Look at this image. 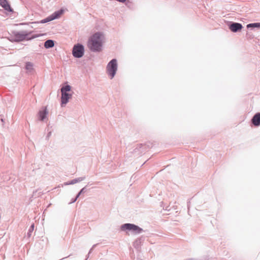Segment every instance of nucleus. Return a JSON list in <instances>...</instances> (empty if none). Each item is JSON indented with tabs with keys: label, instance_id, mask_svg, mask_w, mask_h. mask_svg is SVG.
<instances>
[{
	"label": "nucleus",
	"instance_id": "nucleus-1",
	"mask_svg": "<svg viewBox=\"0 0 260 260\" xmlns=\"http://www.w3.org/2000/svg\"><path fill=\"white\" fill-rule=\"evenodd\" d=\"M103 42L104 36L103 34L98 32L90 36L87 45L91 51L100 52L102 50Z\"/></svg>",
	"mask_w": 260,
	"mask_h": 260
},
{
	"label": "nucleus",
	"instance_id": "nucleus-2",
	"mask_svg": "<svg viewBox=\"0 0 260 260\" xmlns=\"http://www.w3.org/2000/svg\"><path fill=\"white\" fill-rule=\"evenodd\" d=\"M71 89V86L70 85H66L64 87H63L61 89V106L63 105L66 104L68 100L71 98L72 94H69L68 92L70 91Z\"/></svg>",
	"mask_w": 260,
	"mask_h": 260
},
{
	"label": "nucleus",
	"instance_id": "nucleus-3",
	"mask_svg": "<svg viewBox=\"0 0 260 260\" xmlns=\"http://www.w3.org/2000/svg\"><path fill=\"white\" fill-rule=\"evenodd\" d=\"M117 69V60L115 59H113L109 62L107 67V71L108 75L110 76L111 79H112L114 77Z\"/></svg>",
	"mask_w": 260,
	"mask_h": 260
},
{
	"label": "nucleus",
	"instance_id": "nucleus-4",
	"mask_svg": "<svg viewBox=\"0 0 260 260\" xmlns=\"http://www.w3.org/2000/svg\"><path fill=\"white\" fill-rule=\"evenodd\" d=\"M121 229L122 231H131L135 234H139L142 231V229L138 226L131 223H125L122 225Z\"/></svg>",
	"mask_w": 260,
	"mask_h": 260
},
{
	"label": "nucleus",
	"instance_id": "nucleus-5",
	"mask_svg": "<svg viewBox=\"0 0 260 260\" xmlns=\"http://www.w3.org/2000/svg\"><path fill=\"white\" fill-rule=\"evenodd\" d=\"M84 49L83 45L77 44L74 46L73 49V55L74 57L80 58L84 54Z\"/></svg>",
	"mask_w": 260,
	"mask_h": 260
},
{
	"label": "nucleus",
	"instance_id": "nucleus-6",
	"mask_svg": "<svg viewBox=\"0 0 260 260\" xmlns=\"http://www.w3.org/2000/svg\"><path fill=\"white\" fill-rule=\"evenodd\" d=\"M63 12V11L62 10L55 12L53 14H52L51 16H50L49 17L42 20L41 21V23H46V22H48L51 20H53L55 19L58 18L62 14Z\"/></svg>",
	"mask_w": 260,
	"mask_h": 260
},
{
	"label": "nucleus",
	"instance_id": "nucleus-7",
	"mask_svg": "<svg viewBox=\"0 0 260 260\" xmlns=\"http://www.w3.org/2000/svg\"><path fill=\"white\" fill-rule=\"evenodd\" d=\"M63 12V11L62 10L55 12L53 14H52L51 16H50L49 17L42 20L41 21V23H46V22H48L51 20H53L55 19L58 18L62 14Z\"/></svg>",
	"mask_w": 260,
	"mask_h": 260
},
{
	"label": "nucleus",
	"instance_id": "nucleus-8",
	"mask_svg": "<svg viewBox=\"0 0 260 260\" xmlns=\"http://www.w3.org/2000/svg\"><path fill=\"white\" fill-rule=\"evenodd\" d=\"M25 69L26 70V72L30 74H33L35 72V70L34 68V64L30 62H27L26 63Z\"/></svg>",
	"mask_w": 260,
	"mask_h": 260
},
{
	"label": "nucleus",
	"instance_id": "nucleus-9",
	"mask_svg": "<svg viewBox=\"0 0 260 260\" xmlns=\"http://www.w3.org/2000/svg\"><path fill=\"white\" fill-rule=\"evenodd\" d=\"M251 121L254 125L256 126H259L260 125V113L255 114Z\"/></svg>",
	"mask_w": 260,
	"mask_h": 260
},
{
	"label": "nucleus",
	"instance_id": "nucleus-10",
	"mask_svg": "<svg viewBox=\"0 0 260 260\" xmlns=\"http://www.w3.org/2000/svg\"><path fill=\"white\" fill-rule=\"evenodd\" d=\"M242 28V25L238 23H234L232 24L230 26V28L231 30V31L233 32H236L240 29H241Z\"/></svg>",
	"mask_w": 260,
	"mask_h": 260
},
{
	"label": "nucleus",
	"instance_id": "nucleus-11",
	"mask_svg": "<svg viewBox=\"0 0 260 260\" xmlns=\"http://www.w3.org/2000/svg\"><path fill=\"white\" fill-rule=\"evenodd\" d=\"M0 5L6 11L9 12H11L12 11L6 0H0Z\"/></svg>",
	"mask_w": 260,
	"mask_h": 260
},
{
	"label": "nucleus",
	"instance_id": "nucleus-12",
	"mask_svg": "<svg viewBox=\"0 0 260 260\" xmlns=\"http://www.w3.org/2000/svg\"><path fill=\"white\" fill-rule=\"evenodd\" d=\"M48 112L47 111V108L45 107L43 111H40L39 115V117L41 120H43L46 116V115L47 114Z\"/></svg>",
	"mask_w": 260,
	"mask_h": 260
},
{
	"label": "nucleus",
	"instance_id": "nucleus-13",
	"mask_svg": "<svg viewBox=\"0 0 260 260\" xmlns=\"http://www.w3.org/2000/svg\"><path fill=\"white\" fill-rule=\"evenodd\" d=\"M54 42L52 40H48L45 42L44 46L46 48H51L54 46Z\"/></svg>",
	"mask_w": 260,
	"mask_h": 260
},
{
	"label": "nucleus",
	"instance_id": "nucleus-14",
	"mask_svg": "<svg viewBox=\"0 0 260 260\" xmlns=\"http://www.w3.org/2000/svg\"><path fill=\"white\" fill-rule=\"evenodd\" d=\"M26 37V35H22L19 33H17V42L23 41L25 39Z\"/></svg>",
	"mask_w": 260,
	"mask_h": 260
},
{
	"label": "nucleus",
	"instance_id": "nucleus-15",
	"mask_svg": "<svg viewBox=\"0 0 260 260\" xmlns=\"http://www.w3.org/2000/svg\"><path fill=\"white\" fill-rule=\"evenodd\" d=\"M247 27H260V23H254L249 24L247 25Z\"/></svg>",
	"mask_w": 260,
	"mask_h": 260
},
{
	"label": "nucleus",
	"instance_id": "nucleus-16",
	"mask_svg": "<svg viewBox=\"0 0 260 260\" xmlns=\"http://www.w3.org/2000/svg\"><path fill=\"white\" fill-rule=\"evenodd\" d=\"M83 189H84V188H83V189H82L81 190V191H80L79 192V193L78 194V195H77V196L76 198H78V197H79V196L80 195V194H81L82 192H83ZM76 199H76L75 200V201H75Z\"/></svg>",
	"mask_w": 260,
	"mask_h": 260
},
{
	"label": "nucleus",
	"instance_id": "nucleus-17",
	"mask_svg": "<svg viewBox=\"0 0 260 260\" xmlns=\"http://www.w3.org/2000/svg\"><path fill=\"white\" fill-rule=\"evenodd\" d=\"M34 229V224H32L30 228V231H32Z\"/></svg>",
	"mask_w": 260,
	"mask_h": 260
}]
</instances>
